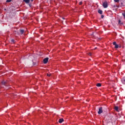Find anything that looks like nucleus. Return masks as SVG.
Masks as SVG:
<instances>
[{"instance_id":"f257e3e1","label":"nucleus","mask_w":125,"mask_h":125,"mask_svg":"<svg viewBox=\"0 0 125 125\" xmlns=\"http://www.w3.org/2000/svg\"><path fill=\"white\" fill-rule=\"evenodd\" d=\"M103 6L104 8H107L108 7V3H107V2H104Z\"/></svg>"},{"instance_id":"f03ea898","label":"nucleus","mask_w":125,"mask_h":125,"mask_svg":"<svg viewBox=\"0 0 125 125\" xmlns=\"http://www.w3.org/2000/svg\"><path fill=\"white\" fill-rule=\"evenodd\" d=\"M103 113V110H102V107H100L99 108V111L98 112V114L100 115V114H102Z\"/></svg>"},{"instance_id":"7ed1b4c3","label":"nucleus","mask_w":125,"mask_h":125,"mask_svg":"<svg viewBox=\"0 0 125 125\" xmlns=\"http://www.w3.org/2000/svg\"><path fill=\"white\" fill-rule=\"evenodd\" d=\"M48 59H49L48 58H46L43 60V62L44 64H46V63H47V62H48Z\"/></svg>"},{"instance_id":"20e7f679","label":"nucleus","mask_w":125,"mask_h":125,"mask_svg":"<svg viewBox=\"0 0 125 125\" xmlns=\"http://www.w3.org/2000/svg\"><path fill=\"white\" fill-rule=\"evenodd\" d=\"M63 122H64V119H59V123H60V124H62V123H63Z\"/></svg>"},{"instance_id":"39448f33","label":"nucleus","mask_w":125,"mask_h":125,"mask_svg":"<svg viewBox=\"0 0 125 125\" xmlns=\"http://www.w3.org/2000/svg\"><path fill=\"white\" fill-rule=\"evenodd\" d=\"M30 0H23V1H24L25 3H29Z\"/></svg>"},{"instance_id":"423d86ee","label":"nucleus","mask_w":125,"mask_h":125,"mask_svg":"<svg viewBox=\"0 0 125 125\" xmlns=\"http://www.w3.org/2000/svg\"><path fill=\"white\" fill-rule=\"evenodd\" d=\"M98 13H99L100 14H102V13H103V11L102 10H99L98 11Z\"/></svg>"},{"instance_id":"0eeeda50","label":"nucleus","mask_w":125,"mask_h":125,"mask_svg":"<svg viewBox=\"0 0 125 125\" xmlns=\"http://www.w3.org/2000/svg\"><path fill=\"white\" fill-rule=\"evenodd\" d=\"M20 33L21 35H23V34H24V30L23 29H21L20 30Z\"/></svg>"},{"instance_id":"6e6552de","label":"nucleus","mask_w":125,"mask_h":125,"mask_svg":"<svg viewBox=\"0 0 125 125\" xmlns=\"http://www.w3.org/2000/svg\"><path fill=\"white\" fill-rule=\"evenodd\" d=\"M14 33L15 35H16V36H18L19 35V33H18L17 31H14Z\"/></svg>"},{"instance_id":"1a4fd4ad","label":"nucleus","mask_w":125,"mask_h":125,"mask_svg":"<svg viewBox=\"0 0 125 125\" xmlns=\"http://www.w3.org/2000/svg\"><path fill=\"white\" fill-rule=\"evenodd\" d=\"M97 86H98V87H100V86H101V83H98L97 84H96Z\"/></svg>"},{"instance_id":"9d476101","label":"nucleus","mask_w":125,"mask_h":125,"mask_svg":"<svg viewBox=\"0 0 125 125\" xmlns=\"http://www.w3.org/2000/svg\"><path fill=\"white\" fill-rule=\"evenodd\" d=\"M114 109L116 111H118L119 110V107L118 106H115Z\"/></svg>"},{"instance_id":"9b49d317","label":"nucleus","mask_w":125,"mask_h":125,"mask_svg":"<svg viewBox=\"0 0 125 125\" xmlns=\"http://www.w3.org/2000/svg\"><path fill=\"white\" fill-rule=\"evenodd\" d=\"M115 48H119V45H118L117 44L115 45Z\"/></svg>"},{"instance_id":"f8f14e48","label":"nucleus","mask_w":125,"mask_h":125,"mask_svg":"<svg viewBox=\"0 0 125 125\" xmlns=\"http://www.w3.org/2000/svg\"><path fill=\"white\" fill-rule=\"evenodd\" d=\"M2 84H4V85H6V83H5V82L3 81V82H2Z\"/></svg>"},{"instance_id":"ddd939ff","label":"nucleus","mask_w":125,"mask_h":125,"mask_svg":"<svg viewBox=\"0 0 125 125\" xmlns=\"http://www.w3.org/2000/svg\"><path fill=\"white\" fill-rule=\"evenodd\" d=\"M113 45H116L117 44V42H113Z\"/></svg>"},{"instance_id":"4468645a","label":"nucleus","mask_w":125,"mask_h":125,"mask_svg":"<svg viewBox=\"0 0 125 125\" xmlns=\"http://www.w3.org/2000/svg\"><path fill=\"white\" fill-rule=\"evenodd\" d=\"M114 1L115 2H119V1H120V0H114Z\"/></svg>"},{"instance_id":"2eb2a0df","label":"nucleus","mask_w":125,"mask_h":125,"mask_svg":"<svg viewBox=\"0 0 125 125\" xmlns=\"http://www.w3.org/2000/svg\"><path fill=\"white\" fill-rule=\"evenodd\" d=\"M11 0H6V2H10Z\"/></svg>"},{"instance_id":"dca6fc26","label":"nucleus","mask_w":125,"mask_h":125,"mask_svg":"<svg viewBox=\"0 0 125 125\" xmlns=\"http://www.w3.org/2000/svg\"><path fill=\"white\" fill-rule=\"evenodd\" d=\"M122 15L123 16H124V18H125V13H122Z\"/></svg>"},{"instance_id":"f3484780","label":"nucleus","mask_w":125,"mask_h":125,"mask_svg":"<svg viewBox=\"0 0 125 125\" xmlns=\"http://www.w3.org/2000/svg\"><path fill=\"white\" fill-rule=\"evenodd\" d=\"M47 77H50V76H51V74H47Z\"/></svg>"},{"instance_id":"a211bd4d","label":"nucleus","mask_w":125,"mask_h":125,"mask_svg":"<svg viewBox=\"0 0 125 125\" xmlns=\"http://www.w3.org/2000/svg\"><path fill=\"white\" fill-rule=\"evenodd\" d=\"M79 4H80V5H82V4H83V2L80 1V2H79Z\"/></svg>"},{"instance_id":"6ab92c4d","label":"nucleus","mask_w":125,"mask_h":125,"mask_svg":"<svg viewBox=\"0 0 125 125\" xmlns=\"http://www.w3.org/2000/svg\"><path fill=\"white\" fill-rule=\"evenodd\" d=\"M101 18L102 19H103V18H104V15H101Z\"/></svg>"},{"instance_id":"aec40b11","label":"nucleus","mask_w":125,"mask_h":125,"mask_svg":"<svg viewBox=\"0 0 125 125\" xmlns=\"http://www.w3.org/2000/svg\"><path fill=\"white\" fill-rule=\"evenodd\" d=\"M88 55H89V56H91V55H92L91 53H89Z\"/></svg>"},{"instance_id":"412c9836","label":"nucleus","mask_w":125,"mask_h":125,"mask_svg":"<svg viewBox=\"0 0 125 125\" xmlns=\"http://www.w3.org/2000/svg\"><path fill=\"white\" fill-rule=\"evenodd\" d=\"M11 42H14L15 41H14V40L12 39V40H11Z\"/></svg>"},{"instance_id":"4be33fe9","label":"nucleus","mask_w":125,"mask_h":125,"mask_svg":"<svg viewBox=\"0 0 125 125\" xmlns=\"http://www.w3.org/2000/svg\"><path fill=\"white\" fill-rule=\"evenodd\" d=\"M119 23L121 24V20H119Z\"/></svg>"},{"instance_id":"5701e85b","label":"nucleus","mask_w":125,"mask_h":125,"mask_svg":"<svg viewBox=\"0 0 125 125\" xmlns=\"http://www.w3.org/2000/svg\"><path fill=\"white\" fill-rule=\"evenodd\" d=\"M31 0V1H32V2L34 1V0Z\"/></svg>"},{"instance_id":"b1692460","label":"nucleus","mask_w":125,"mask_h":125,"mask_svg":"<svg viewBox=\"0 0 125 125\" xmlns=\"http://www.w3.org/2000/svg\"><path fill=\"white\" fill-rule=\"evenodd\" d=\"M108 122H109V123L111 122V120H109Z\"/></svg>"},{"instance_id":"393cba45","label":"nucleus","mask_w":125,"mask_h":125,"mask_svg":"<svg viewBox=\"0 0 125 125\" xmlns=\"http://www.w3.org/2000/svg\"><path fill=\"white\" fill-rule=\"evenodd\" d=\"M62 19H64V18H63Z\"/></svg>"},{"instance_id":"a878e982","label":"nucleus","mask_w":125,"mask_h":125,"mask_svg":"<svg viewBox=\"0 0 125 125\" xmlns=\"http://www.w3.org/2000/svg\"><path fill=\"white\" fill-rule=\"evenodd\" d=\"M121 24H124V23H121Z\"/></svg>"}]
</instances>
